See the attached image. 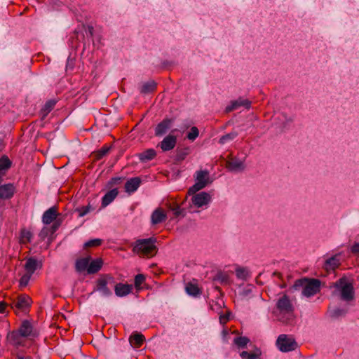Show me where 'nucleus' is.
<instances>
[{
  "mask_svg": "<svg viewBox=\"0 0 359 359\" xmlns=\"http://www.w3.org/2000/svg\"><path fill=\"white\" fill-rule=\"evenodd\" d=\"M212 281L215 285V288L219 292H221V289L217 285L218 283L222 285H231L232 284V280L230 278L229 271L222 270L217 271L215 275L212 277Z\"/></svg>",
  "mask_w": 359,
  "mask_h": 359,
  "instance_id": "6e6552de",
  "label": "nucleus"
},
{
  "mask_svg": "<svg viewBox=\"0 0 359 359\" xmlns=\"http://www.w3.org/2000/svg\"><path fill=\"white\" fill-rule=\"evenodd\" d=\"M156 86L157 83L154 80H151L142 85L140 92L142 94H149L154 92L156 89Z\"/></svg>",
  "mask_w": 359,
  "mask_h": 359,
  "instance_id": "a878e982",
  "label": "nucleus"
},
{
  "mask_svg": "<svg viewBox=\"0 0 359 359\" xmlns=\"http://www.w3.org/2000/svg\"><path fill=\"white\" fill-rule=\"evenodd\" d=\"M242 359H257L259 357V353H249L248 351H242L240 353Z\"/></svg>",
  "mask_w": 359,
  "mask_h": 359,
  "instance_id": "37998d69",
  "label": "nucleus"
},
{
  "mask_svg": "<svg viewBox=\"0 0 359 359\" xmlns=\"http://www.w3.org/2000/svg\"><path fill=\"white\" fill-rule=\"evenodd\" d=\"M185 292H201L198 285V280L193 279L186 284Z\"/></svg>",
  "mask_w": 359,
  "mask_h": 359,
  "instance_id": "f704fd0d",
  "label": "nucleus"
},
{
  "mask_svg": "<svg viewBox=\"0 0 359 359\" xmlns=\"http://www.w3.org/2000/svg\"><path fill=\"white\" fill-rule=\"evenodd\" d=\"M41 267V263L33 257L27 258L25 269L27 273L32 275L38 267Z\"/></svg>",
  "mask_w": 359,
  "mask_h": 359,
  "instance_id": "aec40b11",
  "label": "nucleus"
},
{
  "mask_svg": "<svg viewBox=\"0 0 359 359\" xmlns=\"http://www.w3.org/2000/svg\"><path fill=\"white\" fill-rule=\"evenodd\" d=\"M210 200V195L205 191H202L194 195L191 198L193 204L198 208H201L208 204Z\"/></svg>",
  "mask_w": 359,
  "mask_h": 359,
  "instance_id": "f8f14e48",
  "label": "nucleus"
},
{
  "mask_svg": "<svg viewBox=\"0 0 359 359\" xmlns=\"http://www.w3.org/2000/svg\"><path fill=\"white\" fill-rule=\"evenodd\" d=\"M157 240L155 237L149 238L137 239L133 243V252L140 256L152 257L158 252V248L156 245Z\"/></svg>",
  "mask_w": 359,
  "mask_h": 359,
  "instance_id": "7ed1b4c3",
  "label": "nucleus"
},
{
  "mask_svg": "<svg viewBox=\"0 0 359 359\" xmlns=\"http://www.w3.org/2000/svg\"><path fill=\"white\" fill-rule=\"evenodd\" d=\"M50 232L48 229V226H44L42 228L41 231L39 233V237L41 241L45 240L48 236H50Z\"/></svg>",
  "mask_w": 359,
  "mask_h": 359,
  "instance_id": "de8ad7c7",
  "label": "nucleus"
},
{
  "mask_svg": "<svg viewBox=\"0 0 359 359\" xmlns=\"http://www.w3.org/2000/svg\"><path fill=\"white\" fill-rule=\"evenodd\" d=\"M32 238V233L31 231L22 229L20 231V240L22 243H29Z\"/></svg>",
  "mask_w": 359,
  "mask_h": 359,
  "instance_id": "58836bf2",
  "label": "nucleus"
},
{
  "mask_svg": "<svg viewBox=\"0 0 359 359\" xmlns=\"http://www.w3.org/2000/svg\"><path fill=\"white\" fill-rule=\"evenodd\" d=\"M337 299L349 303L354 299V293H334Z\"/></svg>",
  "mask_w": 359,
  "mask_h": 359,
  "instance_id": "c9c22d12",
  "label": "nucleus"
},
{
  "mask_svg": "<svg viewBox=\"0 0 359 359\" xmlns=\"http://www.w3.org/2000/svg\"><path fill=\"white\" fill-rule=\"evenodd\" d=\"M72 69L74 68V61L72 60L68 59L67 62V69Z\"/></svg>",
  "mask_w": 359,
  "mask_h": 359,
  "instance_id": "13d9d810",
  "label": "nucleus"
},
{
  "mask_svg": "<svg viewBox=\"0 0 359 359\" xmlns=\"http://www.w3.org/2000/svg\"><path fill=\"white\" fill-rule=\"evenodd\" d=\"M31 276L32 275L27 273V274L22 276V278L20 280V283H19L20 289H23L24 287H25L27 285V284L30 280Z\"/></svg>",
  "mask_w": 359,
  "mask_h": 359,
  "instance_id": "49530a36",
  "label": "nucleus"
},
{
  "mask_svg": "<svg viewBox=\"0 0 359 359\" xmlns=\"http://www.w3.org/2000/svg\"><path fill=\"white\" fill-rule=\"evenodd\" d=\"M273 276H276L278 277V278L281 279L282 278V275L279 272H277V271H275L273 273Z\"/></svg>",
  "mask_w": 359,
  "mask_h": 359,
  "instance_id": "338daca9",
  "label": "nucleus"
},
{
  "mask_svg": "<svg viewBox=\"0 0 359 359\" xmlns=\"http://www.w3.org/2000/svg\"><path fill=\"white\" fill-rule=\"evenodd\" d=\"M5 203L0 200V217L2 216L4 210Z\"/></svg>",
  "mask_w": 359,
  "mask_h": 359,
  "instance_id": "052dcab7",
  "label": "nucleus"
},
{
  "mask_svg": "<svg viewBox=\"0 0 359 359\" xmlns=\"http://www.w3.org/2000/svg\"><path fill=\"white\" fill-rule=\"evenodd\" d=\"M316 293H302V298L305 299H310Z\"/></svg>",
  "mask_w": 359,
  "mask_h": 359,
  "instance_id": "bf43d9fd",
  "label": "nucleus"
},
{
  "mask_svg": "<svg viewBox=\"0 0 359 359\" xmlns=\"http://www.w3.org/2000/svg\"><path fill=\"white\" fill-rule=\"evenodd\" d=\"M56 104V101L54 100H49L46 102V104L43 106V108L46 109V110L48 111V112H50L54 108L55 105Z\"/></svg>",
  "mask_w": 359,
  "mask_h": 359,
  "instance_id": "3c124183",
  "label": "nucleus"
},
{
  "mask_svg": "<svg viewBox=\"0 0 359 359\" xmlns=\"http://www.w3.org/2000/svg\"><path fill=\"white\" fill-rule=\"evenodd\" d=\"M5 175H6L5 172H0V185L2 184L1 183L3 181V176Z\"/></svg>",
  "mask_w": 359,
  "mask_h": 359,
  "instance_id": "69168bd1",
  "label": "nucleus"
},
{
  "mask_svg": "<svg viewBox=\"0 0 359 359\" xmlns=\"http://www.w3.org/2000/svg\"><path fill=\"white\" fill-rule=\"evenodd\" d=\"M167 219V215L164 210L161 208H156L151 215V222L153 225L162 223Z\"/></svg>",
  "mask_w": 359,
  "mask_h": 359,
  "instance_id": "f3484780",
  "label": "nucleus"
},
{
  "mask_svg": "<svg viewBox=\"0 0 359 359\" xmlns=\"http://www.w3.org/2000/svg\"><path fill=\"white\" fill-rule=\"evenodd\" d=\"M18 330L21 333V335L29 339H34L39 335V332L34 327L32 322L28 320H22Z\"/></svg>",
  "mask_w": 359,
  "mask_h": 359,
  "instance_id": "423d86ee",
  "label": "nucleus"
},
{
  "mask_svg": "<svg viewBox=\"0 0 359 359\" xmlns=\"http://www.w3.org/2000/svg\"><path fill=\"white\" fill-rule=\"evenodd\" d=\"M340 259L338 255H333L329 259H326L323 268L327 271H334L340 265Z\"/></svg>",
  "mask_w": 359,
  "mask_h": 359,
  "instance_id": "6ab92c4d",
  "label": "nucleus"
},
{
  "mask_svg": "<svg viewBox=\"0 0 359 359\" xmlns=\"http://www.w3.org/2000/svg\"><path fill=\"white\" fill-rule=\"evenodd\" d=\"M226 168L231 172H241L244 170L245 166L243 161L238 160L237 158H231L226 163Z\"/></svg>",
  "mask_w": 359,
  "mask_h": 359,
  "instance_id": "dca6fc26",
  "label": "nucleus"
},
{
  "mask_svg": "<svg viewBox=\"0 0 359 359\" xmlns=\"http://www.w3.org/2000/svg\"><path fill=\"white\" fill-rule=\"evenodd\" d=\"M32 304V299L27 294L18 295L11 304V308L18 314L20 312L27 313Z\"/></svg>",
  "mask_w": 359,
  "mask_h": 359,
  "instance_id": "20e7f679",
  "label": "nucleus"
},
{
  "mask_svg": "<svg viewBox=\"0 0 359 359\" xmlns=\"http://www.w3.org/2000/svg\"><path fill=\"white\" fill-rule=\"evenodd\" d=\"M118 191L117 189H113L105 194L102 199V207H106L110 204L117 196Z\"/></svg>",
  "mask_w": 359,
  "mask_h": 359,
  "instance_id": "412c9836",
  "label": "nucleus"
},
{
  "mask_svg": "<svg viewBox=\"0 0 359 359\" xmlns=\"http://www.w3.org/2000/svg\"><path fill=\"white\" fill-rule=\"evenodd\" d=\"M353 254L359 255V243H355L351 248Z\"/></svg>",
  "mask_w": 359,
  "mask_h": 359,
  "instance_id": "5fc2aeb1",
  "label": "nucleus"
},
{
  "mask_svg": "<svg viewBox=\"0 0 359 359\" xmlns=\"http://www.w3.org/2000/svg\"><path fill=\"white\" fill-rule=\"evenodd\" d=\"M174 122V118H165L161 121L155 128V135L156 137H161L164 135L168 130L171 128Z\"/></svg>",
  "mask_w": 359,
  "mask_h": 359,
  "instance_id": "9b49d317",
  "label": "nucleus"
},
{
  "mask_svg": "<svg viewBox=\"0 0 359 359\" xmlns=\"http://www.w3.org/2000/svg\"><path fill=\"white\" fill-rule=\"evenodd\" d=\"M24 338L25 337L21 335V333L18 330L10 332L7 334L8 343L16 347L24 346Z\"/></svg>",
  "mask_w": 359,
  "mask_h": 359,
  "instance_id": "ddd939ff",
  "label": "nucleus"
},
{
  "mask_svg": "<svg viewBox=\"0 0 359 359\" xmlns=\"http://www.w3.org/2000/svg\"><path fill=\"white\" fill-rule=\"evenodd\" d=\"M251 104L252 102L249 100L243 99L240 97L237 100L231 102V104L225 108V112L229 113L238 109L240 107H244L245 109H249L251 107Z\"/></svg>",
  "mask_w": 359,
  "mask_h": 359,
  "instance_id": "9d476101",
  "label": "nucleus"
},
{
  "mask_svg": "<svg viewBox=\"0 0 359 359\" xmlns=\"http://www.w3.org/2000/svg\"><path fill=\"white\" fill-rule=\"evenodd\" d=\"M124 180V177H112L108 182V186L109 187H113L114 185H116V184H119L122 180Z\"/></svg>",
  "mask_w": 359,
  "mask_h": 359,
  "instance_id": "8fccbe9b",
  "label": "nucleus"
},
{
  "mask_svg": "<svg viewBox=\"0 0 359 359\" xmlns=\"http://www.w3.org/2000/svg\"><path fill=\"white\" fill-rule=\"evenodd\" d=\"M146 280V276L142 273H139L135 276L134 287L136 290H142V285Z\"/></svg>",
  "mask_w": 359,
  "mask_h": 359,
  "instance_id": "473e14b6",
  "label": "nucleus"
},
{
  "mask_svg": "<svg viewBox=\"0 0 359 359\" xmlns=\"http://www.w3.org/2000/svg\"><path fill=\"white\" fill-rule=\"evenodd\" d=\"M50 112H48L47 110H46L45 108H42L40 111V115L41 116V119L43 120L45 119V118L47 116V115L49 114Z\"/></svg>",
  "mask_w": 359,
  "mask_h": 359,
  "instance_id": "4d7b16f0",
  "label": "nucleus"
},
{
  "mask_svg": "<svg viewBox=\"0 0 359 359\" xmlns=\"http://www.w3.org/2000/svg\"><path fill=\"white\" fill-rule=\"evenodd\" d=\"M102 242H103L102 240L100 239V238L91 239V240L87 241L86 243H85L84 248H87L97 247V246L101 245Z\"/></svg>",
  "mask_w": 359,
  "mask_h": 359,
  "instance_id": "79ce46f5",
  "label": "nucleus"
},
{
  "mask_svg": "<svg viewBox=\"0 0 359 359\" xmlns=\"http://www.w3.org/2000/svg\"><path fill=\"white\" fill-rule=\"evenodd\" d=\"M91 210H93V208L90 205L88 204L87 206H82L76 208V211L79 212V216L81 217L88 214Z\"/></svg>",
  "mask_w": 359,
  "mask_h": 359,
  "instance_id": "c03bdc74",
  "label": "nucleus"
},
{
  "mask_svg": "<svg viewBox=\"0 0 359 359\" xmlns=\"http://www.w3.org/2000/svg\"><path fill=\"white\" fill-rule=\"evenodd\" d=\"M153 288L149 286V283L144 282L143 285H142V290H152Z\"/></svg>",
  "mask_w": 359,
  "mask_h": 359,
  "instance_id": "e2e57ef3",
  "label": "nucleus"
},
{
  "mask_svg": "<svg viewBox=\"0 0 359 359\" xmlns=\"http://www.w3.org/2000/svg\"><path fill=\"white\" fill-rule=\"evenodd\" d=\"M142 180L139 177H135L129 179L125 184L126 192L130 194L135 192L140 187Z\"/></svg>",
  "mask_w": 359,
  "mask_h": 359,
  "instance_id": "a211bd4d",
  "label": "nucleus"
},
{
  "mask_svg": "<svg viewBox=\"0 0 359 359\" xmlns=\"http://www.w3.org/2000/svg\"><path fill=\"white\" fill-rule=\"evenodd\" d=\"M90 259V257L78 259L75 264L76 270L79 272L87 271Z\"/></svg>",
  "mask_w": 359,
  "mask_h": 359,
  "instance_id": "cd10ccee",
  "label": "nucleus"
},
{
  "mask_svg": "<svg viewBox=\"0 0 359 359\" xmlns=\"http://www.w3.org/2000/svg\"><path fill=\"white\" fill-rule=\"evenodd\" d=\"M353 282L354 279L351 276H343L335 283L328 285L319 279L303 277L294 281L292 289L297 292H320L322 289L333 292H353Z\"/></svg>",
  "mask_w": 359,
  "mask_h": 359,
  "instance_id": "f257e3e1",
  "label": "nucleus"
},
{
  "mask_svg": "<svg viewBox=\"0 0 359 359\" xmlns=\"http://www.w3.org/2000/svg\"><path fill=\"white\" fill-rule=\"evenodd\" d=\"M236 276L238 278L243 280H246L250 276V271L248 268L242 266H236L235 269Z\"/></svg>",
  "mask_w": 359,
  "mask_h": 359,
  "instance_id": "7c9ffc66",
  "label": "nucleus"
},
{
  "mask_svg": "<svg viewBox=\"0 0 359 359\" xmlns=\"http://www.w3.org/2000/svg\"><path fill=\"white\" fill-rule=\"evenodd\" d=\"M86 34L87 36L93 37L94 28L92 25H88L87 28L85 29Z\"/></svg>",
  "mask_w": 359,
  "mask_h": 359,
  "instance_id": "603ef678",
  "label": "nucleus"
},
{
  "mask_svg": "<svg viewBox=\"0 0 359 359\" xmlns=\"http://www.w3.org/2000/svg\"><path fill=\"white\" fill-rule=\"evenodd\" d=\"M347 313V309H339V308H331L330 307L327 311V314L330 318L333 320L338 319L339 318L345 316Z\"/></svg>",
  "mask_w": 359,
  "mask_h": 359,
  "instance_id": "393cba45",
  "label": "nucleus"
},
{
  "mask_svg": "<svg viewBox=\"0 0 359 359\" xmlns=\"http://www.w3.org/2000/svg\"><path fill=\"white\" fill-rule=\"evenodd\" d=\"M199 135V130L197 127L193 126L191 128L190 131L187 133V137L191 140L194 141Z\"/></svg>",
  "mask_w": 359,
  "mask_h": 359,
  "instance_id": "a19ab883",
  "label": "nucleus"
},
{
  "mask_svg": "<svg viewBox=\"0 0 359 359\" xmlns=\"http://www.w3.org/2000/svg\"><path fill=\"white\" fill-rule=\"evenodd\" d=\"M61 223H62V219L60 218L58 219L55 220V222H53V224L50 227H48L50 234L53 235L59 229V227L61 225Z\"/></svg>",
  "mask_w": 359,
  "mask_h": 359,
  "instance_id": "09e8293b",
  "label": "nucleus"
},
{
  "mask_svg": "<svg viewBox=\"0 0 359 359\" xmlns=\"http://www.w3.org/2000/svg\"><path fill=\"white\" fill-rule=\"evenodd\" d=\"M229 320V313H226L224 315H220L219 316V322L221 324H226Z\"/></svg>",
  "mask_w": 359,
  "mask_h": 359,
  "instance_id": "864d4df0",
  "label": "nucleus"
},
{
  "mask_svg": "<svg viewBox=\"0 0 359 359\" xmlns=\"http://www.w3.org/2000/svg\"><path fill=\"white\" fill-rule=\"evenodd\" d=\"M253 290V285H248L246 287H245L243 290V292H252Z\"/></svg>",
  "mask_w": 359,
  "mask_h": 359,
  "instance_id": "680f3d73",
  "label": "nucleus"
},
{
  "mask_svg": "<svg viewBox=\"0 0 359 359\" xmlns=\"http://www.w3.org/2000/svg\"><path fill=\"white\" fill-rule=\"evenodd\" d=\"M196 181L205 183V186L211 183L209 177V172L206 170H198L196 172Z\"/></svg>",
  "mask_w": 359,
  "mask_h": 359,
  "instance_id": "bb28decb",
  "label": "nucleus"
},
{
  "mask_svg": "<svg viewBox=\"0 0 359 359\" xmlns=\"http://www.w3.org/2000/svg\"><path fill=\"white\" fill-rule=\"evenodd\" d=\"M278 348L283 353L294 351L297 348L295 339L287 334H280L276 342Z\"/></svg>",
  "mask_w": 359,
  "mask_h": 359,
  "instance_id": "39448f33",
  "label": "nucleus"
},
{
  "mask_svg": "<svg viewBox=\"0 0 359 359\" xmlns=\"http://www.w3.org/2000/svg\"><path fill=\"white\" fill-rule=\"evenodd\" d=\"M177 144V137L169 134L163 138L158 146L163 151H168L175 148Z\"/></svg>",
  "mask_w": 359,
  "mask_h": 359,
  "instance_id": "4468645a",
  "label": "nucleus"
},
{
  "mask_svg": "<svg viewBox=\"0 0 359 359\" xmlns=\"http://www.w3.org/2000/svg\"><path fill=\"white\" fill-rule=\"evenodd\" d=\"M205 187V183L198 182L196 181V183L189 189L188 194L194 195L197 191H200L201 189H203Z\"/></svg>",
  "mask_w": 359,
  "mask_h": 359,
  "instance_id": "e433bc0d",
  "label": "nucleus"
},
{
  "mask_svg": "<svg viewBox=\"0 0 359 359\" xmlns=\"http://www.w3.org/2000/svg\"><path fill=\"white\" fill-rule=\"evenodd\" d=\"M186 209L185 208H181L180 206H176V208L173 210V214L174 216L177 218L178 217H184L186 215Z\"/></svg>",
  "mask_w": 359,
  "mask_h": 359,
  "instance_id": "a18cd8bd",
  "label": "nucleus"
},
{
  "mask_svg": "<svg viewBox=\"0 0 359 359\" xmlns=\"http://www.w3.org/2000/svg\"><path fill=\"white\" fill-rule=\"evenodd\" d=\"M238 132L231 131L229 133L222 135L219 140V143L221 144H224L228 142L232 141L238 136Z\"/></svg>",
  "mask_w": 359,
  "mask_h": 359,
  "instance_id": "72a5a7b5",
  "label": "nucleus"
},
{
  "mask_svg": "<svg viewBox=\"0 0 359 359\" xmlns=\"http://www.w3.org/2000/svg\"><path fill=\"white\" fill-rule=\"evenodd\" d=\"M12 165V162L9 158L4 155L0 158V172H6Z\"/></svg>",
  "mask_w": 359,
  "mask_h": 359,
  "instance_id": "2f4dec72",
  "label": "nucleus"
},
{
  "mask_svg": "<svg viewBox=\"0 0 359 359\" xmlns=\"http://www.w3.org/2000/svg\"><path fill=\"white\" fill-rule=\"evenodd\" d=\"M57 210V207L54 205L46 210L42 216L43 223L45 224H50L55 220L58 219L57 216L59 214Z\"/></svg>",
  "mask_w": 359,
  "mask_h": 359,
  "instance_id": "2eb2a0df",
  "label": "nucleus"
},
{
  "mask_svg": "<svg viewBox=\"0 0 359 359\" xmlns=\"http://www.w3.org/2000/svg\"><path fill=\"white\" fill-rule=\"evenodd\" d=\"M189 294L194 297H197L198 295L200 294V293H195V292H193V293H188Z\"/></svg>",
  "mask_w": 359,
  "mask_h": 359,
  "instance_id": "774afa93",
  "label": "nucleus"
},
{
  "mask_svg": "<svg viewBox=\"0 0 359 359\" xmlns=\"http://www.w3.org/2000/svg\"><path fill=\"white\" fill-rule=\"evenodd\" d=\"M156 156V151L154 149H147L137 154L141 162H147L154 159Z\"/></svg>",
  "mask_w": 359,
  "mask_h": 359,
  "instance_id": "b1692460",
  "label": "nucleus"
},
{
  "mask_svg": "<svg viewBox=\"0 0 359 359\" xmlns=\"http://www.w3.org/2000/svg\"><path fill=\"white\" fill-rule=\"evenodd\" d=\"M176 206H180V205L176 203H172V204H169L168 208H169V210H170L171 211L173 212V210L176 208Z\"/></svg>",
  "mask_w": 359,
  "mask_h": 359,
  "instance_id": "0e129e2a",
  "label": "nucleus"
},
{
  "mask_svg": "<svg viewBox=\"0 0 359 359\" xmlns=\"http://www.w3.org/2000/svg\"><path fill=\"white\" fill-rule=\"evenodd\" d=\"M133 288V284L119 283L116 284L114 292H132Z\"/></svg>",
  "mask_w": 359,
  "mask_h": 359,
  "instance_id": "4c0bfd02",
  "label": "nucleus"
},
{
  "mask_svg": "<svg viewBox=\"0 0 359 359\" xmlns=\"http://www.w3.org/2000/svg\"><path fill=\"white\" fill-rule=\"evenodd\" d=\"M116 283L114 278L109 275H102L97 281V290L102 292H110L114 288L116 290Z\"/></svg>",
  "mask_w": 359,
  "mask_h": 359,
  "instance_id": "0eeeda50",
  "label": "nucleus"
},
{
  "mask_svg": "<svg viewBox=\"0 0 359 359\" xmlns=\"http://www.w3.org/2000/svg\"><path fill=\"white\" fill-rule=\"evenodd\" d=\"M250 339L246 337H238L234 339V344L239 348H245L249 343Z\"/></svg>",
  "mask_w": 359,
  "mask_h": 359,
  "instance_id": "ea45409f",
  "label": "nucleus"
},
{
  "mask_svg": "<svg viewBox=\"0 0 359 359\" xmlns=\"http://www.w3.org/2000/svg\"><path fill=\"white\" fill-rule=\"evenodd\" d=\"M273 314L276 320L283 324L292 325L294 323V306L286 294L278 300Z\"/></svg>",
  "mask_w": 359,
  "mask_h": 359,
  "instance_id": "f03ea898",
  "label": "nucleus"
},
{
  "mask_svg": "<svg viewBox=\"0 0 359 359\" xmlns=\"http://www.w3.org/2000/svg\"><path fill=\"white\" fill-rule=\"evenodd\" d=\"M16 192V188L13 183L0 185V200L1 201L10 200Z\"/></svg>",
  "mask_w": 359,
  "mask_h": 359,
  "instance_id": "1a4fd4ad",
  "label": "nucleus"
},
{
  "mask_svg": "<svg viewBox=\"0 0 359 359\" xmlns=\"http://www.w3.org/2000/svg\"><path fill=\"white\" fill-rule=\"evenodd\" d=\"M103 265V261L101 258L93 260L90 263L88 262V267L87 272L88 274H94L98 272Z\"/></svg>",
  "mask_w": 359,
  "mask_h": 359,
  "instance_id": "5701e85b",
  "label": "nucleus"
},
{
  "mask_svg": "<svg viewBox=\"0 0 359 359\" xmlns=\"http://www.w3.org/2000/svg\"><path fill=\"white\" fill-rule=\"evenodd\" d=\"M144 336L142 334H134L130 337V343L135 348H140L144 341Z\"/></svg>",
  "mask_w": 359,
  "mask_h": 359,
  "instance_id": "c85d7f7f",
  "label": "nucleus"
},
{
  "mask_svg": "<svg viewBox=\"0 0 359 359\" xmlns=\"http://www.w3.org/2000/svg\"><path fill=\"white\" fill-rule=\"evenodd\" d=\"M8 304L4 302H0V313H4Z\"/></svg>",
  "mask_w": 359,
  "mask_h": 359,
  "instance_id": "6e6d98bb",
  "label": "nucleus"
},
{
  "mask_svg": "<svg viewBox=\"0 0 359 359\" xmlns=\"http://www.w3.org/2000/svg\"><path fill=\"white\" fill-rule=\"evenodd\" d=\"M111 146L104 144L100 149L93 153L95 160L99 161L105 156L110 151Z\"/></svg>",
  "mask_w": 359,
  "mask_h": 359,
  "instance_id": "c756f323",
  "label": "nucleus"
},
{
  "mask_svg": "<svg viewBox=\"0 0 359 359\" xmlns=\"http://www.w3.org/2000/svg\"><path fill=\"white\" fill-rule=\"evenodd\" d=\"M176 154L175 156V163L178 164L185 159V158L190 153V148L189 147L184 148L177 147L176 149Z\"/></svg>",
  "mask_w": 359,
  "mask_h": 359,
  "instance_id": "4be33fe9",
  "label": "nucleus"
}]
</instances>
